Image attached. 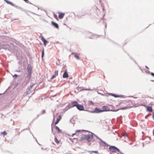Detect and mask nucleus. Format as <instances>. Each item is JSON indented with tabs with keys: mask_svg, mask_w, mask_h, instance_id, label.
<instances>
[{
	"mask_svg": "<svg viewBox=\"0 0 154 154\" xmlns=\"http://www.w3.org/2000/svg\"><path fill=\"white\" fill-rule=\"evenodd\" d=\"M128 108V106H125L121 108L117 109H115L114 108H113L111 105H109V106H104L102 107L103 112L112 111H117L119 109H125Z\"/></svg>",
	"mask_w": 154,
	"mask_h": 154,
	"instance_id": "nucleus-1",
	"label": "nucleus"
},
{
	"mask_svg": "<svg viewBox=\"0 0 154 154\" xmlns=\"http://www.w3.org/2000/svg\"><path fill=\"white\" fill-rule=\"evenodd\" d=\"M93 136L92 134L83 135L81 138L82 140H86L88 141H90L93 139Z\"/></svg>",
	"mask_w": 154,
	"mask_h": 154,
	"instance_id": "nucleus-2",
	"label": "nucleus"
},
{
	"mask_svg": "<svg viewBox=\"0 0 154 154\" xmlns=\"http://www.w3.org/2000/svg\"><path fill=\"white\" fill-rule=\"evenodd\" d=\"M78 104V103L76 101H73L71 102V105L70 104L66 106L65 109H64V111H66L70 108L71 107H73L74 106H77V105Z\"/></svg>",
	"mask_w": 154,
	"mask_h": 154,
	"instance_id": "nucleus-3",
	"label": "nucleus"
},
{
	"mask_svg": "<svg viewBox=\"0 0 154 154\" xmlns=\"http://www.w3.org/2000/svg\"><path fill=\"white\" fill-rule=\"evenodd\" d=\"M109 149L111 152H119V149L115 146H111L109 148Z\"/></svg>",
	"mask_w": 154,
	"mask_h": 154,
	"instance_id": "nucleus-4",
	"label": "nucleus"
},
{
	"mask_svg": "<svg viewBox=\"0 0 154 154\" xmlns=\"http://www.w3.org/2000/svg\"><path fill=\"white\" fill-rule=\"evenodd\" d=\"M27 71L28 72V76L27 77L30 78L31 77V75L32 71V67L31 65L29 64L27 67Z\"/></svg>",
	"mask_w": 154,
	"mask_h": 154,
	"instance_id": "nucleus-5",
	"label": "nucleus"
},
{
	"mask_svg": "<svg viewBox=\"0 0 154 154\" xmlns=\"http://www.w3.org/2000/svg\"><path fill=\"white\" fill-rule=\"evenodd\" d=\"M77 108L79 110H83L84 109V107L83 106L78 104L77 106Z\"/></svg>",
	"mask_w": 154,
	"mask_h": 154,
	"instance_id": "nucleus-6",
	"label": "nucleus"
},
{
	"mask_svg": "<svg viewBox=\"0 0 154 154\" xmlns=\"http://www.w3.org/2000/svg\"><path fill=\"white\" fill-rule=\"evenodd\" d=\"M41 39L42 40L43 42L44 45L45 46H46V43L48 42L43 37V36H41Z\"/></svg>",
	"mask_w": 154,
	"mask_h": 154,
	"instance_id": "nucleus-7",
	"label": "nucleus"
},
{
	"mask_svg": "<svg viewBox=\"0 0 154 154\" xmlns=\"http://www.w3.org/2000/svg\"><path fill=\"white\" fill-rule=\"evenodd\" d=\"M59 18L60 19L63 18L65 15V14L63 13H59Z\"/></svg>",
	"mask_w": 154,
	"mask_h": 154,
	"instance_id": "nucleus-8",
	"label": "nucleus"
},
{
	"mask_svg": "<svg viewBox=\"0 0 154 154\" xmlns=\"http://www.w3.org/2000/svg\"><path fill=\"white\" fill-rule=\"evenodd\" d=\"M51 23L52 25L54 26L55 28H56L57 29L59 28V26L56 23L52 21L51 22Z\"/></svg>",
	"mask_w": 154,
	"mask_h": 154,
	"instance_id": "nucleus-9",
	"label": "nucleus"
},
{
	"mask_svg": "<svg viewBox=\"0 0 154 154\" xmlns=\"http://www.w3.org/2000/svg\"><path fill=\"white\" fill-rule=\"evenodd\" d=\"M68 75L67 72L66 70V71L65 72L64 74H63V78H68Z\"/></svg>",
	"mask_w": 154,
	"mask_h": 154,
	"instance_id": "nucleus-10",
	"label": "nucleus"
},
{
	"mask_svg": "<svg viewBox=\"0 0 154 154\" xmlns=\"http://www.w3.org/2000/svg\"><path fill=\"white\" fill-rule=\"evenodd\" d=\"M61 118V116L60 115L59 116L57 119V120L56 122H55V125H56L58 123L59 121L60 120Z\"/></svg>",
	"mask_w": 154,
	"mask_h": 154,
	"instance_id": "nucleus-11",
	"label": "nucleus"
},
{
	"mask_svg": "<svg viewBox=\"0 0 154 154\" xmlns=\"http://www.w3.org/2000/svg\"><path fill=\"white\" fill-rule=\"evenodd\" d=\"M94 112L96 113H100L103 112V111L102 110L100 109L97 108H96L95 109Z\"/></svg>",
	"mask_w": 154,
	"mask_h": 154,
	"instance_id": "nucleus-12",
	"label": "nucleus"
},
{
	"mask_svg": "<svg viewBox=\"0 0 154 154\" xmlns=\"http://www.w3.org/2000/svg\"><path fill=\"white\" fill-rule=\"evenodd\" d=\"M146 110L149 112H152V108L151 107L146 106Z\"/></svg>",
	"mask_w": 154,
	"mask_h": 154,
	"instance_id": "nucleus-13",
	"label": "nucleus"
},
{
	"mask_svg": "<svg viewBox=\"0 0 154 154\" xmlns=\"http://www.w3.org/2000/svg\"><path fill=\"white\" fill-rule=\"evenodd\" d=\"M55 129L57 131V133H60L61 132L60 130L59 129V128L57 126L55 127Z\"/></svg>",
	"mask_w": 154,
	"mask_h": 154,
	"instance_id": "nucleus-14",
	"label": "nucleus"
},
{
	"mask_svg": "<svg viewBox=\"0 0 154 154\" xmlns=\"http://www.w3.org/2000/svg\"><path fill=\"white\" fill-rule=\"evenodd\" d=\"M7 3L10 4L12 6H14V4L8 0H4Z\"/></svg>",
	"mask_w": 154,
	"mask_h": 154,
	"instance_id": "nucleus-15",
	"label": "nucleus"
},
{
	"mask_svg": "<svg viewBox=\"0 0 154 154\" xmlns=\"http://www.w3.org/2000/svg\"><path fill=\"white\" fill-rule=\"evenodd\" d=\"M54 141L57 144H59L60 143V141L57 139L56 137H54Z\"/></svg>",
	"mask_w": 154,
	"mask_h": 154,
	"instance_id": "nucleus-16",
	"label": "nucleus"
},
{
	"mask_svg": "<svg viewBox=\"0 0 154 154\" xmlns=\"http://www.w3.org/2000/svg\"><path fill=\"white\" fill-rule=\"evenodd\" d=\"M78 54H74V57L75 58H76L77 59L79 60V57Z\"/></svg>",
	"mask_w": 154,
	"mask_h": 154,
	"instance_id": "nucleus-17",
	"label": "nucleus"
},
{
	"mask_svg": "<svg viewBox=\"0 0 154 154\" xmlns=\"http://www.w3.org/2000/svg\"><path fill=\"white\" fill-rule=\"evenodd\" d=\"M1 134L3 136H5L7 134V133L5 131H4L3 132H1Z\"/></svg>",
	"mask_w": 154,
	"mask_h": 154,
	"instance_id": "nucleus-18",
	"label": "nucleus"
},
{
	"mask_svg": "<svg viewBox=\"0 0 154 154\" xmlns=\"http://www.w3.org/2000/svg\"><path fill=\"white\" fill-rule=\"evenodd\" d=\"M34 85V84H32L31 85H30V86H29L28 87V88L29 89H31L32 88V87Z\"/></svg>",
	"mask_w": 154,
	"mask_h": 154,
	"instance_id": "nucleus-19",
	"label": "nucleus"
},
{
	"mask_svg": "<svg viewBox=\"0 0 154 154\" xmlns=\"http://www.w3.org/2000/svg\"><path fill=\"white\" fill-rule=\"evenodd\" d=\"M89 105H94V103H93L91 101H89Z\"/></svg>",
	"mask_w": 154,
	"mask_h": 154,
	"instance_id": "nucleus-20",
	"label": "nucleus"
},
{
	"mask_svg": "<svg viewBox=\"0 0 154 154\" xmlns=\"http://www.w3.org/2000/svg\"><path fill=\"white\" fill-rule=\"evenodd\" d=\"M54 75L56 76L58 75V71H55L54 72Z\"/></svg>",
	"mask_w": 154,
	"mask_h": 154,
	"instance_id": "nucleus-21",
	"label": "nucleus"
},
{
	"mask_svg": "<svg viewBox=\"0 0 154 154\" xmlns=\"http://www.w3.org/2000/svg\"><path fill=\"white\" fill-rule=\"evenodd\" d=\"M112 96H114L115 97H120V96L118 95H117L115 94H112Z\"/></svg>",
	"mask_w": 154,
	"mask_h": 154,
	"instance_id": "nucleus-22",
	"label": "nucleus"
},
{
	"mask_svg": "<svg viewBox=\"0 0 154 154\" xmlns=\"http://www.w3.org/2000/svg\"><path fill=\"white\" fill-rule=\"evenodd\" d=\"M122 135L124 137L127 136V134L126 133H123L122 134Z\"/></svg>",
	"mask_w": 154,
	"mask_h": 154,
	"instance_id": "nucleus-23",
	"label": "nucleus"
},
{
	"mask_svg": "<svg viewBox=\"0 0 154 154\" xmlns=\"http://www.w3.org/2000/svg\"><path fill=\"white\" fill-rule=\"evenodd\" d=\"M44 55V49H43L42 50V58H43Z\"/></svg>",
	"mask_w": 154,
	"mask_h": 154,
	"instance_id": "nucleus-24",
	"label": "nucleus"
},
{
	"mask_svg": "<svg viewBox=\"0 0 154 154\" xmlns=\"http://www.w3.org/2000/svg\"><path fill=\"white\" fill-rule=\"evenodd\" d=\"M56 77V76L54 75H53L52 77L51 78V79H54V78H55Z\"/></svg>",
	"mask_w": 154,
	"mask_h": 154,
	"instance_id": "nucleus-25",
	"label": "nucleus"
},
{
	"mask_svg": "<svg viewBox=\"0 0 154 154\" xmlns=\"http://www.w3.org/2000/svg\"><path fill=\"white\" fill-rule=\"evenodd\" d=\"M13 77L15 78H17V75L15 74L13 75Z\"/></svg>",
	"mask_w": 154,
	"mask_h": 154,
	"instance_id": "nucleus-26",
	"label": "nucleus"
},
{
	"mask_svg": "<svg viewBox=\"0 0 154 154\" xmlns=\"http://www.w3.org/2000/svg\"><path fill=\"white\" fill-rule=\"evenodd\" d=\"M25 2L27 3H29V2L28 0H23Z\"/></svg>",
	"mask_w": 154,
	"mask_h": 154,
	"instance_id": "nucleus-27",
	"label": "nucleus"
},
{
	"mask_svg": "<svg viewBox=\"0 0 154 154\" xmlns=\"http://www.w3.org/2000/svg\"><path fill=\"white\" fill-rule=\"evenodd\" d=\"M92 152H94L96 153H98V152L97 151H93Z\"/></svg>",
	"mask_w": 154,
	"mask_h": 154,
	"instance_id": "nucleus-28",
	"label": "nucleus"
},
{
	"mask_svg": "<svg viewBox=\"0 0 154 154\" xmlns=\"http://www.w3.org/2000/svg\"><path fill=\"white\" fill-rule=\"evenodd\" d=\"M151 75L153 76L154 77V73L153 72H151Z\"/></svg>",
	"mask_w": 154,
	"mask_h": 154,
	"instance_id": "nucleus-29",
	"label": "nucleus"
},
{
	"mask_svg": "<svg viewBox=\"0 0 154 154\" xmlns=\"http://www.w3.org/2000/svg\"><path fill=\"white\" fill-rule=\"evenodd\" d=\"M54 17H55V18H56V19H57V15H55V14H54Z\"/></svg>",
	"mask_w": 154,
	"mask_h": 154,
	"instance_id": "nucleus-30",
	"label": "nucleus"
},
{
	"mask_svg": "<svg viewBox=\"0 0 154 154\" xmlns=\"http://www.w3.org/2000/svg\"><path fill=\"white\" fill-rule=\"evenodd\" d=\"M124 103L123 102H121V103H120V105L122 104H123Z\"/></svg>",
	"mask_w": 154,
	"mask_h": 154,
	"instance_id": "nucleus-31",
	"label": "nucleus"
},
{
	"mask_svg": "<svg viewBox=\"0 0 154 154\" xmlns=\"http://www.w3.org/2000/svg\"><path fill=\"white\" fill-rule=\"evenodd\" d=\"M152 117L153 118V119H154V113L153 114Z\"/></svg>",
	"mask_w": 154,
	"mask_h": 154,
	"instance_id": "nucleus-32",
	"label": "nucleus"
},
{
	"mask_svg": "<svg viewBox=\"0 0 154 154\" xmlns=\"http://www.w3.org/2000/svg\"><path fill=\"white\" fill-rule=\"evenodd\" d=\"M75 133L73 134H72V136L73 137V136L74 135H75Z\"/></svg>",
	"mask_w": 154,
	"mask_h": 154,
	"instance_id": "nucleus-33",
	"label": "nucleus"
},
{
	"mask_svg": "<svg viewBox=\"0 0 154 154\" xmlns=\"http://www.w3.org/2000/svg\"><path fill=\"white\" fill-rule=\"evenodd\" d=\"M17 72H20V70L17 71Z\"/></svg>",
	"mask_w": 154,
	"mask_h": 154,
	"instance_id": "nucleus-34",
	"label": "nucleus"
},
{
	"mask_svg": "<svg viewBox=\"0 0 154 154\" xmlns=\"http://www.w3.org/2000/svg\"><path fill=\"white\" fill-rule=\"evenodd\" d=\"M146 68H147V69H149L146 66Z\"/></svg>",
	"mask_w": 154,
	"mask_h": 154,
	"instance_id": "nucleus-35",
	"label": "nucleus"
}]
</instances>
